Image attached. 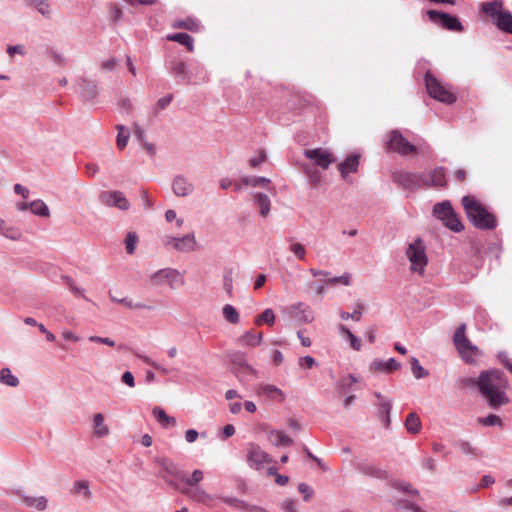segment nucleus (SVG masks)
Returning <instances> with one entry per match:
<instances>
[{
  "instance_id": "obj_16",
  "label": "nucleus",
  "mask_w": 512,
  "mask_h": 512,
  "mask_svg": "<svg viewBox=\"0 0 512 512\" xmlns=\"http://www.w3.org/2000/svg\"><path fill=\"white\" fill-rule=\"evenodd\" d=\"M16 494L22 503L29 508H34L38 511H44L47 508L48 500L45 496H30L21 491H17Z\"/></svg>"
},
{
  "instance_id": "obj_46",
  "label": "nucleus",
  "mask_w": 512,
  "mask_h": 512,
  "mask_svg": "<svg viewBox=\"0 0 512 512\" xmlns=\"http://www.w3.org/2000/svg\"><path fill=\"white\" fill-rule=\"evenodd\" d=\"M410 363L412 374L416 379L419 380L429 375V372L423 366H421L416 357H411Z\"/></svg>"
},
{
  "instance_id": "obj_7",
  "label": "nucleus",
  "mask_w": 512,
  "mask_h": 512,
  "mask_svg": "<svg viewBox=\"0 0 512 512\" xmlns=\"http://www.w3.org/2000/svg\"><path fill=\"white\" fill-rule=\"evenodd\" d=\"M425 85L428 94L435 100L449 105L456 102V95L429 72L425 75Z\"/></svg>"
},
{
  "instance_id": "obj_20",
  "label": "nucleus",
  "mask_w": 512,
  "mask_h": 512,
  "mask_svg": "<svg viewBox=\"0 0 512 512\" xmlns=\"http://www.w3.org/2000/svg\"><path fill=\"white\" fill-rule=\"evenodd\" d=\"M256 392L259 396H265V397L269 398L270 400H278L279 402H282L285 399V395H284L283 391L280 388H278L277 386L272 385V384L260 385L257 388Z\"/></svg>"
},
{
  "instance_id": "obj_41",
  "label": "nucleus",
  "mask_w": 512,
  "mask_h": 512,
  "mask_svg": "<svg viewBox=\"0 0 512 512\" xmlns=\"http://www.w3.org/2000/svg\"><path fill=\"white\" fill-rule=\"evenodd\" d=\"M443 224L454 232H461L464 229L463 223L454 210L451 212L449 218L443 222Z\"/></svg>"
},
{
  "instance_id": "obj_25",
  "label": "nucleus",
  "mask_w": 512,
  "mask_h": 512,
  "mask_svg": "<svg viewBox=\"0 0 512 512\" xmlns=\"http://www.w3.org/2000/svg\"><path fill=\"white\" fill-rule=\"evenodd\" d=\"M22 235V231L19 227L14 226L0 218V236L12 241H19L22 238Z\"/></svg>"
},
{
  "instance_id": "obj_42",
  "label": "nucleus",
  "mask_w": 512,
  "mask_h": 512,
  "mask_svg": "<svg viewBox=\"0 0 512 512\" xmlns=\"http://www.w3.org/2000/svg\"><path fill=\"white\" fill-rule=\"evenodd\" d=\"M0 382L10 387H17L19 380L16 376L12 375L9 368H2L0 371Z\"/></svg>"
},
{
  "instance_id": "obj_49",
  "label": "nucleus",
  "mask_w": 512,
  "mask_h": 512,
  "mask_svg": "<svg viewBox=\"0 0 512 512\" xmlns=\"http://www.w3.org/2000/svg\"><path fill=\"white\" fill-rule=\"evenodd\" d=\"M275 322V314L271 308L265 309L260 315L255 319L256 325H261L262 323H266L268 326H272Z\"/></svg>"
},
{
  "instance_id": "obj_40",
  "label": "nucleus",
  "mask_w": 512,
  "mask_h": 512,
  "mask_svg": "<svg viewBox=\"0 0 512 512\" xmlns=\"http://www.w3.org/2000/svg\"><path fill=\"white\" fill-rule=\"evenodd\" d=\"M171 72L176 77L185 80L187 83L190 81V77L187 74V65L183 61L174 62L171 67Z\"/></svg>"
},
{
  "instance_id": "obj_18",
  "label": "nucleus",
  "mask_w": 512,
  "mask_h": 512,
  "mask_svg": "<svg viewBox=\"0 0 512 512\" xmlns=\"http://www.w3.org/2000/svg\"><path fill=\"white\" fill-rule=\"evenodd\" d=\"M428 183L424 185L428 187H445L447 185L445 169L443 167H436L426 174Z\"/></svg>"
},
{
  "instance_id": "obj_22",
  "label": "nucleus",
  "mask_w": 512,
  "mask_h": 512,
  "mask_svg": "<svg viewBox=\"0 0 512 512\" xmlns=\"http://www.w3.org/2000/svg\"><path fill=\"white\" fill-rule=\"evenodd\" d=\"M480 11L493 18L496 21L499 15L504 12L503 10V1L502 0H491L488 2H483L480 6Z\"/></svg>"
},
{
  "instance_id": "obj_10",
  "label": "nucleus",
  "mask_w": 512,
  "mask_h": 512,
  "mask_svg": "<svg viewBox=\"0 0 512 512\" xmlns=\"http://www.w3.org/2000/svg\"><path fill=\"white\" fill-rule=\"evenodd\" d=\"M246 461L250 468L260 470L264 464L271 463L272 458L258 444L250 442L247 444Z\"/></svg>"
},
{
  "instance_id": "obj_56",
  "label": "nucleus",
  "mask_w": 512,
  "mask_h": 512,
  "mask_svg": "<svg viewBox=\"0 0 512 512\" xmlns=\"http://www.w3.org/2000/svg\"><path fill=\"white\" fill-rule=\"evenodd\" d=\"M73 492L75 494H83L86 498H89L91 494L88 482L84 480H79L74 483Z\"/></svg>"
},
{
  "instance_id": "obj_54",
  "label": "nucleus",
  "mask_w": 512,
  "mask_h": 512,
  "mask_svg": "<svg viewBox=\"0 0 512 512\" xmlns=\"http://www.w3.org/2000/svg\"><path fill=\"white\" fill-rule=\"evenodd\" d=\"M110 299L113 302L123 304L124 306H126L129 309H145V308H149L148 306H146L143 303H133L132 300H130V299L126 298V297L119 299V298H116L115 296L110 294Z\"/></svg>"
},
{
  "instance_id": "obj_11",
  "label": "nucleus",
  "mask_w": 512,
  "mask_h": 512,
  "mask_svg": "<svg viewBox=\"0 0 512 512\" xmlns=\"http://www.w3.org/2000/svg\"><path fill=\"white\" fill-rule=\"evenodd\" d=\"M427 15L432 22L440 24L447 30L456 32H462L464 30V27L459 19L449 13L440 12L437 10H428Z\"/></svg>"
},
{
  "instance_id": "obj_3",
  "label": "nucleus",
  "mask_w": 512,
  "mask_h": 512,
  "mask_svg": "<svg viewBox=\"0 0 512 512\" xmlns=\"http://www.w3.org/2000/svg\"><path fill=\"white\" fill-rule=\"evenodd\" d=\"M453 343L461 358L469 364H474L483 355L482 351L471 343L466 336V324H461L455 331Z\"/></svg>"
},
{
  "instance_id": "obj_45",
  "label": "nucleus",
  "mask_w": 512,
  "mask_h": 512,
  "mask_svg": "<svg viewBox=\"0 0 512 512\" xmlns=\"http://www.w3.org/2000/svg\"><path fill=\"white\" fill-rule=\"evenodd\" d=\"M339 330L341 332L342 335H345L347 337V339L349 340L350 342V345L351 347L356 350V351H360L361 350V347H362V343H361V340L356 337L347 327H345L344 325H340L339 326Z\"/></svg>"
},
{
  "instance_id": "obj_35",
  "label": "nucleus",
  "mask_w": 512,
  "mask_h": 512,
  "mask_svg": "<svg viewBox=\"0 0 512 512\" xmlns=\"http://www.w3.org/2000/svg\"><path fill=\"white\" fill-rule=\"evenodd\" d=\"M93 427L95 429V436L102 438L108 435L109 429L104 424V416L101 413H96L93 417Z\"/></svg>"
},
{
  "instance_id": "obj_57",
  "label": "nucleus",
  "mask_w": 512,
  "mask_h": 512,
  "mask_svg": "<svg viewBox=\"0 0 512 512\" xmlns=\"http://www.w3.org/2000/svg\"><path fill=\"white\" fill-rule=\"evenodd\" d=\"M138 236L135 232H129L125 238L126 252L133 254L135 252Z\"/></svg>"
},
{
  "instance_id": "obj_43",
  "label": "nucleus",
  "mask_w": 512,
  "mask_h": 512,
  "mask_svg": "<svg viewBox=\"0 0 512 512\" xmlns=\"http://www.w3.org/2000/svg\"><path fill=\"white\" fill-rule=\"evenodd\" d=\"M33 214L41 217H49L50 211L48 206L42 200H35L30 203Z\"/></svg>"
},
{
  "instance_id": "obj_14",
  "label": "nucleus",
  "mask_w": 512,
  "mask_h": 512,
  "mask_svg": "<svg viewBox=\"0 0 512 512\" xmlns=\"http://www.w3.org/2000/svg\"><path fill=\"white\" fill-rule=\"evenodd\" d=\"M304 155L322 169H327L334 161L331 154L321 148L306 149L304 150Z\"/></svg>"
},
{
  "instance_id": "obj_12",
  "label": "nucleus",
  "mask_w": 512,
  "mask_h": 512,
  "mask_svg": "<svg viewBox=\"0 0 512 512\" xmlns=\"http://www.w3.org/2000/svg\"><path fill=\"white\" fill-rule=\"evenodd\" d=\"M99 200L107 207H115L122 211L130 208V202L121 191H103L99 195Z\"/></svg>"
},
{
  "instance_id": "obj_26",
  "label": "nucleus",
  "mask_w": 512,
  "mask_h": 512,
  "mask_svg": "<svg viewBox=\"0 0 512 512\" xmlns=\"http://www.w3.org/2000/svg\"><path fill=\"white\" fill-rule=\"evenodd\" d=\"M359 165V155L352 154L339 164V171L343 179H346L350 173L357 172Z\"/></svg>"
},
{
  "instance_id": "obj_50",
  "label": "nucleus",
  "mask_w": 512,
  "mask_h": 512,
  "mask_svg": "<svg viewBox=\"0 0 512 512\" xmlns=\"http://www.w3.org/2000/svg\"><path fill=\"white\" fill-rule=\"evenodd\" d=\"M175 28H183L189 30L191 32H196L199 29V24L196 20L192 18H187L185 20H178L173 25Z\"/></svg>"
},
{
  "instance_id": "obj_34",
  "label": "nucleus",
  "mask_w": 512,
  "mask_h": 512,
  "mask_svg": "<svg viewBox=\"0 0 512 512\" xmlns=\"http://www.w3.org/2000/svg\"><path fill=\"white\" fill-rule=\"evenodd\" d=\"M169 41L177 42L187 47L188 51L194 50V39L187 33H175L167 36Z\"/></svg>"
},
{
  "instance_id": "obj_2",
  "label": "nucleus",
  "mask_w": 512,
  "mask_h": 512,
  "mask_svg": "<svg viewBox=\"0 0 512 512\" xmlns=\"http://www.w3.org/2000/svg\"><path fill=\"white\" fill-rule=\"evenodd\" d=\"M462 205L468 219L474 227L482 230H492L496 228V217L490 213L475 196H464L462 198Z\"/></svg>"
},
{
  "instance_id": "obj_59",
  "label": "nucleus",
  "mask_w": 512,
  "mask_h": 512,
  "mask_svg": "<svg viewBox=\"0 0 512 512\" xmlns=\"http://www.w3.org/2000/svg\"><path fill=\"white\" fill-rule=\"evenodd\" d=\"M63 281L65 282V284L68 286V288L70 289V291L72 293H74L75 295H79V296H82L83 298L87 299L84 295V289H81V288H78L74 281L72 280L71 277L69 276H63L62 277Z\"/></svg>"
},
{
  "instance_id": "obj_48",
  "label": "nucleus",
  "mask_w": 512,
  "mask_h": 512,
  "mask_svg": "<svg viewBox=\"0 0 512 512\" xmlns=\"http://www.w3.org/2000/svg\"><path fill=\"white\" fill-rule=\"evenodd\" d=\"M218 499L221 502H223L233 508L240 509V510H246L247 503H248L244 500H241V499H238V498L232 497V496H218Z\"/></svg>"
},
{
  "instance_id": "obj_58",
  "label": "nucleus",
  "mask_w": 512,
  "mask_h": 512,
  "mask_svg": "<svg viewBox=\"0 0 512 512\" xmlns=\"http://www.w3.org/2000/svg\"><path fill=\"white\" fill-rule=\"evenodd\" d=\"M479 422L484 426H502V419L495 414H489L488 416L479 419Z\"/></svg>"
},
{
  "instance_id": "obj_8",
  "label": "nucleus",
  "mask_w": 512,
  "mask_h": 512,
  "mask_svg": "<svg viewBox=\"0 0 512 512\" xmlns=\"http://www.w3.org/2000/svg\"><path fill=\"white\" fill-rule=\"evenodd\" d=\"M154 462L161 468L159 476L166 482L168 486L178 489L176 479L182 478V473L176 463L164 457H156Z\"/></svg>"
},
{
  "instance_id": "obj_36",
  "label": "nucleus",
  "mask_w": 512,
  "mask_h": 512,
  "mask_svg": "<svg viewBox=\"0 0 512 512\" xmlns=\"http://www.w3.org/2000/svg\"><path fill=\"white\" fill-rule=\"evenodd\" d=\"M421 427L422 425L419 416L414 412L408 414L405 420V428L407 432L411 434H417L420 432Z\"/></svg>"
},
{
  "instance_id": "obj_27",
  "label": "nucleus",
  "mask_w": 512,
  "mask_h": 512,
  "mask_svg": "<svg viewBox=\"0 0 512 512\" xmlns=\"http://www.w3.org/2000/svg\"><path fill=\"white\" fill-rule=\"evenodd\" d=\"M253 203L259 208L261 217L266 218L270 213L271 200L268 195L264 193H256L253 195Z\"/></svg>"
},
{
  "instance_id": "obj_23",
  "label": "nucleus",
  "mask_w": 512,
  "mask_h": 512,
  "mask_svg": "<svg viewBox=\"0 0 512 512\" xmlns=\"http://www.w3.org/2000/svg\"><path fill=\"white\" fill-rule=\"evenodd\" d=\"M291 313L294 315L295 319L302 323H310L313 321V313L311 309L299 302L291 306Z\"/></svg>"
},
{
  "instance_id": "obj_30",
  "label": "nucleus",
  "mask_w": 512,
  "mask_h": 512,
  "mask_svg": "<svg viewBox=\"0 0 512 512\" xmlns=\"http://www.w3.org/2000/svg\"><path fill=\"white\" fill-rule=\"evenodd\" d=\"M494 24L500 31L512 34V13L509 10H504Z\"/></svg>"
},
{
  "instance_id": "obj_24",
  "label": "nucleus",
  "mask_w": 512,
  "mask_h": 512,
  "mask_svg": "<svg viewBox=\"0 0 512 512\" xmlns=\"http://www.w3.org/2000/svg\"><path fill=\"white\" fill-rule=\"evenodd\" d=\"M183 493L193 501L204 505H210V501L213 499L212 495L208 494L199 486L190 487L189 489L184 490Z\"/></svg>"
},
{
  "instance_id": "obj_60",
  "label": "nucleus",
  "mask_w": 512,
  "mask_h": 512,
  "mask_svg": "<svg viewBox=\"0 0 512 512\" xmlns=\"http://www.w3.org/2000/svg\"><path fill=\"white\" fill-rule=\"evenodd\" d=\"M289 250L300 260H304L306 256V249L300 243H292Z\"/></svg>"
},
{
  "instance_id": "obj_53",
  "label": "nucleus",
  "mask_w": 512,
  "mask_h": 512,
  "mask_svg": "<svg viewBox=\"0 0 512 512\" xmlns=\"http://www.w3.org/2000/svg\"><path fill=\"white\" fill-rule=\"evenodd\" d=\"M204 474L202 470L196 469L192 472L190 477H183L181 480L188 485L189 487L196 486L199 482L203 480Z\"/></svg>"
},
{
  "instance_id": "obj_39",
  "label": "nucleus",
  "mask_w": 512,
  "mask_h": 512,
  "mask_svg": "<svg viewBox=\"0 0 512 512\" xmlns=\"http://www.w3.org/2000/svg\"><path fill=\"white\" fill-rule=\"evenodd\" d=\"M270 182V179L260 176H244L241 179V183L252 187H268Z\"/></svg>"
},
{
  "instance_id": "obj_47",
  "label": "nucleus",
  "mask_w": 512,
  "mask_h": 512,
  "mask_svg": "<svg viewBox=\"0 0 512 512\" xmlns=\"http://www.w3.org/2000/svg\"><path fill=\"white\" fill-rule=\"evenodd\" d=\"M28 4L34 6L37 11L45 17H50L51 8L47 0H26Z\"/></svg>"
},
{
  "instance_id": "obj_61",
  "label": "nucleus",
  "mask_w": 512,
  "mask_h": 512,
  "mask_svg": "<svg viewBox=\"0 0 512 512\" xmlns=\"http://www.w3.org/2000/svg\"><path fill=\"white\" fill-rule=\"evenodd\" d=\"M394 487L398 490H401L405 493L412 494V495H418L419 491L417 489H414L410 483L407 482H395Z\"/></svg>"
},
{
  "instance_id": "obj_17",
  "label": "nucleus",
  "mask_w": 512,
  "mask_h": 512,
  "mask_svg": "<svg viewBox=\"0 0 512 512\" xmlns=\"http://www.w3.org/2000/svg\"><path fill=\"white\" fill-rule=\"evenodd\" d=\"M172 189L176 196L186 197L193 191L194 186L186 177L178 175L173 179Z\"/></svg>"
},
{
  "instance_id": "obj_51",
  "label": "nucleus",
  "mask_w": 512,
  "mask_h": 512,
  "mask_svg": "<svg viewBox=\"0 0 512 512\" xmlns=\"http://www.w3.org/2000/svg\"><path fill=\"white\" fill-rule=\"evenodd\" d=\"M262 333H254L252 331H247L243 336H242V341L246 344V345H249V346H257L261 343L262 341Z\"/></svg>"
},
{
  "instance_id": "obj_55",
  "label": "nucleus",
  "mask_w": 512,
  "mask_h": 512,
  "mask_svg": "<svg viewBox=\"0 0 512 512\" xmlns=\"http://www.w3.org/2000/svg\"><path fill=\"white\" fill-rule=\"evenodd\" d=\"M364 307H365L364 304L357 303L356 310L353 311V314H350L349 312L342 311L340 313V317L342 320L352 319L354 321H360L361 315H362V310L364 309Z\"/></svg>"
},
{
  "instance_id": "obj_52",
  "label": "nucleus",
  "mask_w": 512,
  "mask_h": 512,
  "mask_svg": "<svg viewBox=\"0 0 512 512\" xmlns=\"http://www.w3.org/2000/svg\"><path fill=\"white\" fill-rule=\"evenodd\" d=\"M136 356L141 359L143 362H145L146 364L150 365L151 367H153L154 369H156L157 371H159L160 373L164 374V375H167L170 373V370L167 369L166 367H164L163 365L157 363L156 361H154L152 358H150L149 356H146V355H142V354H136Z\"/></svg>"
},
{
  "instance_id": "obj_38",
  "label": "nucleus",
  "mask_w": 512,
  "mask_h": 512,
  "mask_svg": "<svg viewBox=\"0 0 512 512\" xmlns=\"http://www.w3.org/2000/svg\"><path fill=\"white\" fill-rule=\"evenodd\" d=\"M223 318L230 324H238L240 315L236 308L231 304H225L222 308Z\"/></svg>"
},
{
  "instance_id": "obj_15",
  "label": "nucleus",
  "mask_w": 512,
  "mask_h": 512,
  "mask_svg": "<svg viewBox=\"0 0 512 512\" xmlns=\"http://www.w3.org/2000/svg\"><path fill=\"white\" fill-rule=\"evenodd\" d=\"M374 396L378 399V402L376 403L378 407L377 415L383 422L384 426L388 428L391 423V402L386 399L380 392H374Z\"/></svg>"
},
{
  "instance_id": "obj_64",
  "label": "nucleus",
  "mask_w": 512,
  "mask_h": 512,
  "mask_svg": "<svg viewBox=\"0 0 512 512\" xmlns=\"http://www.w3.org/2000/svg\"><path fill=\"white\" fill-rule=\"evenodd\" d=\"M281 508L285 512H297L296 503L292 499H286L281 503Z\"/></svg>"
},
{
  "instance_id": "obj_44",
  "label": "nucleus",
  "mask_w": 512,
  "mask_h": 512,
  "mask_svg": "<svg viewBox=\"0 0 512 512\" xmlns=\"http://www.w3.org/2000/svg\"><path fill=\"white\" fill-rule=\"evenodd\" d=\"M116 129L118 130L116 145L119 149H123L128 143L130 132L124 125L121 124L117 125Z\"/></svg>"
},
{
  "instance_id": "obj_4",
  "label": "nucleus",
  "mask_w": 512,
  "mask_h": 512,
  "mask_svg": "<svg viewBox=\"0 0 512 512\" xmlns=\"http://www.w3.org/2000/svg\"><path fill=\"white\" fill-rule=\"evenodd\" d=\"M384 149L387 152H397L401 156L418 153L417 147L410 143L397 129L390 131Z\"/></svg>"
},
{
  "instance_id": "obj_1",
  "label": "nucleus",
  "mask_w": 512,
  "mask_h": 512,
  "mask_svg": "<svg viewBox=\"0 0 512 512\" xmlns=\"http://www.w3.org/2000/svg\"><path fill=\"white\" fill-rule=\"evenodd\" d=\"M462 383L465 386H477L491 408H497L509 401L504 391L507 382L504 373L499 369L482 371L478 378L468 377Z\"/></svg>"
},
{
  "instance_id": "obj_19",
  "label": "nucleus",
  "mask_w": 512,
  "mask_h": 512,
  "mask_svg": "<svg viewBox=\"0 0 512 512\" xmlns=\"http://www.w3.org/2000/svg\"><path fill=\"white\" fill-rule=\"evenodd\" d=\"M356 469L369 477L377 478V479H384L387 476V473L385 470L379 468L378 466L374 465L373 463H370L368 461H362L359 462L356 465Z\"/></svg>"
},
{
  "instance_id": "obj_31",
  "label": "nucleus",
  "mask_w": 512,
  "mask_h": 512,
  "mask_svg": "<svg viewBox=\"0 0 512 512\" xmlns=\"http://www.w3.org/2000/svg\"><path fill=\"white\" fill-rule=\"evenodd\" d=\"M152 414L158 421V423L162 425L164 428L176 425V419L174 417L169 416L161 407H154L152 410Z\"/></svg>"
},
{
  "instance_id": "obj_63",
  "label": "nucleus",
  "mask_w": 512,
  "mask_h": 512,
  "mask_svg": "<svg viewBox=\"0 0 512 512\" xmlns=\"http://www.w3.org/2000/svg\"><path fill=\"white\" fill-rule=\"evenodd\" d=\"M298 491L302 494H304V501L308 502L311 497L313 496V490L310 488V486L306 483H300L298 485Z\"/></svg>"
},
{
  "instance_id": "obj_9",
  "label": "nucleus",
  "mask_w": 512,
  "mask_h": 512,
  "mask_svg": "<svg viewBox=\"0 0 512 512\" xmlns=\"http://www.w3.org/2000/svg\"><path fill=\"white\" fill-rule=\"evenodd\" d=\"M151 283L160 286L167 283L171 289H177L184 283L180 272L173 268H164L157 270L150 276Z\"/></svg>"
},
{
  "instance_id": "obj_21",
  "label": "nucleus",
  "mask_w": 512,
  "mask_h": 512,
  "mask_svg": "<svg viewBox=\"0 0 512 512\" xmlns=\"http://www.w3.org/2000/svg\"><path fill=\"white\" fill-rule=\"evenodd\" d=\"M401 365L396 361L395 358H389L387 361L381 359H375L370 364V369L375 372H387L391 373L400 369Z\"/></svg>"
},
{
  "instance_id": "obj_29",
  "label": "nucleus",
  "mask_w": 512,
  "mask_h": 512,
  "mask_svg": "<svg viewBox=\"0 0 512 512\" xmlns=\"http://www.w3.org/2000/svg\"><path fill=\"white\" fill-rule=\"evenodd\" d=\"M79 89L81 96L86 100L94 99L98 94L97 84L85 78L79 81Z\"/></svg>"
},
{
  "instance_id": "obj_32",
  "label": "nucleus",
  "mask_w": 512,
  "mask_h": 512,
  "mask_svg": "<svg viewBox=\"0 0 512 512\" xmlns=\"http://www.w3.org/2000/svg\"><path fill=\"white\" fill-rule=\"evenodd\" d=\"M357 382L358 379L353 374L342 376L335 384L336 391L339 394H344Z\"/></svg>"
},
{
  "instance_id": "obj_37",
  "label": "nucleus",
  "mask_w": 512,
  "mask_h": 512,
  "mask_svg": "<svg viewBox=\"0 0 512 512\" xmlns=\"http://www.w3.org/2000/svg\"><path fill=\"white\" fill-rule=\"evenodd\" d=\"M458 447L463 454L471 458H478L483 455L480 449H478L477 447L473 446L470 442L465 440H460L458 442Z\"/></svg>"
},
{
  "instance_id": "obj_13",
  "label": "nucleus",
  "mask_w": 512,
  "mask_h": 512,
  "mask_svg": "<svg viewBox=\"0 0 512 512\" xmlns=\"http://www.w3.org/2000/svg\"><path fill=\"white\" fill-rule=\"evenodd\" d=\"M164 244L172 246L180 252H192L196 247V239L193 233L186 234L182 237H166Z\"/></svg>"
},
{
  "instance_id": "obj_62",
  "label": "nucleus",
  "mask_w": 512,
  "mask_h": 512,
  "mask_svg": "<svg viewBox=\"0 0 512 512\" xmlns=\"http://www.w3.org/2000/svg\"><path fill=\"white\" fill-rule=\"evenodd\" d=\"M223 288L229 296L233 294V278L232 273H225L223 276Z\"/></svg>"
},
{
  "instance_id": "obj_28",
  "label": "nucleus",
  "mask_w": 512,
  "mask_h": 512,
  "mask_svg": "<svg viewBox=\"0 0 512 512\" xmlns=\"http://www.w3.org/2000/svg\"><path fill=\"white\" fill-rule=\"evenodd\" d=\"M453 210L454 209H453L450 201L446 200V201L436 203L433 206L432 213H433L434 217H436L443 223L449 218V216Z\"/></svg>"
},
{
  "instance_id": "obj_6",
  "label": "nucleus",
  "mask_w": 512,
  "mask_h": 512,
  "mask_svg": "<svg viewBox=\"0 0 512 512\" xmlns=\"http://www.w3.org/2000/svg\"><path fill=\"white\" fill-rule=\"evenodd\" d=\"M393 181L405 190L414 191L428 183L426 173H415L404 170L392 174Z\"/></svg>"
},
{
  "instance_id": "obj_33",
  "label": "nucleus",
  "mask_w": 512,
  "mask_h": 512,
  "mask_svg": "<svg viewBox=\"0 0 512 512\" xmlns=\"http://www.w3.org/2000/svg\"><path fill=\"white\" fill-rule=\"evenodd\" d=\"M269 440L275 446H289L293 440L280 430H272L269 433Z\"/></svg>"
},
{
  "instance_id": "obj_5",
  "label": "nucleus",
  "mask_w": 512,
  "mask_h": 512,
  "mask_svg": "<svg viewBox=\"0 0 512 512\" xmlns=\"http://www.w3.org/2000/svg\"><path fill=\"white\" fill-rule=\"evenodd\" d=\"M406 256L411 262V270L422 274L427 265L426 246L424 242L417 238L411 242L406 249Z\"/></svg>"
}]
</instances>
